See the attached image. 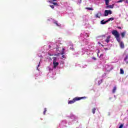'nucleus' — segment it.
Segmentation results:
<instances>
[{
	"label": "nucleus",
	"instance_id": "30",
	"mask_svg": "<svg viewBox=\"0 0 128 128\" xmlns=\"http://www.w3.org/2000/svg\"><path fill=\"white\" fill-rule=\"evenodd\" d=\"M103 56V54H101L100 56Z\"/></svg>",
	"mask_w": 128,
	"mask_h": 128
},
{
	"label": "nucleus",
	"instance_id": "25",
	"mask_svg": "<svg viewBox=\"0 0 128 128\" xmlns=\"http://www.w3.org/2000/svg\"><path fill=\"white\" fill-rule=\"evenodd\" d=\"M50 8H54V6L53 5H50Z\"/></svg>",
	"mask_w": 128,
	"mask_h": 128
},
{
	"label": "nucleus",
	"instance_id": "12",
	"mask_svg": "<svg viewBox=\"0 0 128 128\" xmlns=\"http://www.w3.org/2000/svg\"><path fill=\"white\" fill-rule=\"evenodd\" d=\"M106 21H104V20H103L100 21L101 24H106Z\"/></svg>",
	"mask_w": 128,
	"mask_h": 128
},
{
	"label": "nucleus",
	"instance_id": "3",
	"mask_svg": "<svg viewBox=\"0 0 128 128\" xmlns=\"http://www.w3.org/2000/svg\"><path fill=\"white\" fill-rule=\"evenodd\" d=\"M112 12L110 10H106L104 12V16H108V14H112Z\"/></svg>",
	"mask_w": 128,
	"mask_h": 128
},
{
	"label": "nucleus",
	"instance_id": "15",
	"mask_svg": "<svg viewBox=\"0 0 128 128\" xmlns=\"http://www.w3.org/2000/svg\"><path fill=\"white\" fill-rule=\"evenodd\" d=\"M120 74H124V70H122V68L120 69Z\"/></svg>",
	"mask_w": 128,
	"mask_h": 128
},
{
	"label": "nucleus",
	"instance_id": "28",
	"mask_svg": "<svg viewBox=\"0 0 128 128\" xmlns=\"http://www.w3.org/2000/svg\"><path fill=\"white\" fill-rule=\"evenodd\" d=\"M118 28L119 30H122V27L118 26Z\"/></svg>",
	"mask_w": 128,
	"mask_h": 128
},
{
	"label": "nucleus",
	"instance_id": "6",
	"mask_svg": "<svg viewBox=\"0 0 128 128\" xmlns=\"http://www.w3.org/2000/svg\"><path fill=\"white\" fill-rule=\"evenodd\" d=\"M58 62H53V64H54V68H56V66H58Z\"/></svg>",
	"mask_w": 128,
	"mask_h": 128
},
{
	"label": "nucleus",
	"instance_id": "18",
	"mask_svg": "<svg viewBox=\"0 0 128 128\" xmlns=\"http://www.w3.org/2000/svg\"><path fill=\"white\" fill-rule=\"evenodd\" d=\"M54 24H56L57 26H60L58 24V21H54Z\"/></svg>",
	"mask_w": 128,
	"mask_h": 128
},
{
	"label": "nucleus",
	"instance_id": "19",
	"mask_svg": "<svg viewBox=\"0 0 128 128\" xmlns=\"http://www.w3.org/2000/svg\"><path fill=\"white\" fill-rule=\"evenodd\" d=\"M86 10H94V8H86Z\"/></svg>",
	"mask_w": 128,
	"mask_h": 128
},
{
	"label": "nucleus",
	"instance_id": "2",
	"mask_svg": "<svg viewBox=\"0 0 128 128\" xmlns=\"http://www.w3.org/2000/svg\"><path fill=\"white\" fill-rule=\"evenodd\" d=\"M83 98H86V97L84 96V97H76L72 99V100H69L68 104H74V102H76L78 100H83Z\"/></svg>",
	"mask_w": 128,
	"mask_h": 128
},
{
	"label": "nucleus",
	"instance_id": "20",
	"mask_svg": "<svg viewBox=\"0 0 128 128\" xmlns=\"http://www.w3.org/2000/svg\"><path fill=\"white\" fill-rule=\"evenodd\" d=\"M53 60V62H56V58L54 57L52 58Z\"/></svg>",
	"mask_w": 128,
	"mask_h": 128
},
{
	"label": "nucleus",
	"instance_id": "5",
	"mask_svg": "<svg viewBox=\"0 0 128 128\" xmlns=\"http://www.w3.org/2000/svg\"><path fill=\"white\" fill-rule=\"evenodd\" d=\"M62 52L58 53V54H50V56H60V54H64V49L62 50Z\"/></svg>",
	"mask_w": 128,
	"mask_h": 128
},
{
	"label": "nucleus",
	"instance_id": "8",
	"mask_svg": "<svg viewBox=\"0 0 128 128\" xmlns=\"http://www.w3.org/2000/svg\"><path fill=\"white\" fill-rule=\"evenodd\" d=\"M48 2L50 4H54V6H58L57 2H56V1H52V0H49Z\"/></svg>",
	"mask_w": 128,
	"mask_h": 128
},
{
	"label": "nucleus",
	"instance_id": "26",
	"mask_svg": "<svg viewBox=\"0 0 128 128\" xmlns=\"http://www.w3.org/2000/svg\"><path fill=\"white\" fill-rule=\"evenodd\" d=\"M110 20H114V18H110Z\"/></svg>",
	"mask_w": 128,
	"mask_h": 128
},
{
	"label": "nucleus",
	"instance_id": "7",
	"mask_svg": "<svg viewBox=\"0 0 128 128\" xmlns=\"http://www.w3.org/2000/svg\"><path fill=\"white\" fill-rule=\"evenodd\" d=\"M106 8H114V4L112 5H106Z\"/></svg>",
	"mask_w": 128,
	"mask_h": 128
},
{
	"label": "nucleus",
	"instance_id": "16",
	"mask_svg": "<svg viewBox=\"0 0 128 128\" xmlns=\"http://www.w3.org/2000/svg\"><path fill=\"white\" fill-rule=\"evenodd\" d=\"M96 108H93L92 109V114H96Z\"/></svg>",
	"mask_w": 128,
	"mask_h": 128
},
{
	"label": "nucleus",
	"instance_id": "13",
	"mask_svg": "<svg viewBox=\"0 0 128 128\" xmlns=\"http://www.w3.org/2000/svg\"><path fill=\"white\" fill-rule=\"evenodd\" d=\"M124 36H126V32H122V33H121V36L122 38H124Z\"/></svg>",
	"mask_w": 128,
	"mask_h": 128
},
{
	"label": "nucleus",
	"instance_id": "27",
	"mask_svg": "<svg viewBox=\"0 0 128 128\" xmlns=\"http://www.w3.org/2000/svg\"><path fill=\"white\" fill-rule=\"evenodd\" d=\"M92 59L94 60H96V58L94 57L92 58Z\"/></svg>",
	"mask_w": 128,
	"mask_h": 128
},
{
	"label": "nucleus",
	"instance_id": "29",
	"mask_svg": "<svg viewBox=\"0 0 128 128\" xmlns=\"http://www.w3.org/2000/svg\"><path fill=\"white\" fill-rule=\"evenodd\" d=\"M62 56V58H64V55H63Z\"/></svg>",
	"mask_w": 128,
	"mask_h": 128
},
{
	"label": "nucleus",
	"instance_id": "32",
	"mask_svg": "<svg viewBox=\"0 0 128 128\" xmlns=\"http://www.w3.org/2000/svg\"><path fill=\"white\" fill-rule=\"evenodd\" d=\"M101 46H104V45H102V44H101Z\"/></svg>",
	"mask_w": 128,
	"mask_h": 128
},
{
	"label": "nucleus",
	"instance_id": "33",
	"mask_svg": "<svg viewBox=\"0 0 128 128\" xmlns=\"http://www.w3.org/2000/svg\"><path fill=\"white\" fill-rule=\"evenodd\" d=\"M38 66H40V64L38 65Z\"/></svg>",
	"mask_w": 128,
	"mask_h": 128
},
{
	"label": "nucleus",
	"instance_id": "11",
	"mask_svg": "<svg viewBox=\"0 0 128 128\" xmlns=\"http://www.w3.org/2000/svg\"><path fill=\"white\" fill-rule=\"evenodd\" d=\"M116 86H114L112 90V94H114L116 92Z\"/></svg>",
	"mask_w": 128,
	"mask_h": 128
},
{
	"label": "nucleus",
	"instance_id": "24",
	"mask_svg": "<svg viewBox=\"0 0 128 128\" xmlns=\"http://www.w3.org/2000/svg\"><path fill=\"white\" fill-rule=\"evenodd\" d=\"M124 128V124H121L118 128Z\"/></svg>",
	"mask_w": 128,
	"mask_h": 128
},
{
	"label": "nucleus",
	"instance_id": "21",
	"mask_svg": "<svg viewBox=\"0 0 128 128\" xmlns=\"http://www.w3.org/2000/svg\"><path fill=\"white\" fill-rule=\"evenodd\" d=\"M44 110V111L43 114H46V108H45Z\"/></svg>",
	"mask_w": 128,
	"mask_h": 128
},
{
	"label": "nucleus",
	"instance_id": "4",
	"mask_svg": "<svg viewBox=\"0 0 128 128\" xmlns=\"http://www.w3.org/2000/svg\"><path fill=\"white\" fill-rule=\"evenodd\" d=\"M102 16V12H98L96 15V18H100V16Z\"/></svg>",
	"mask_w": 128,
	"mask_h": 128
},
{
	"label": "nucleus",
	"instance_id": "14",
	"mask_svg": "<svg viewBox=\"0 0 128 128\" xmlns=\"http://www.w3.org/2000/svg\"><path fill=\"white\" fill-rule=\"evenodd\" d=\"M106 6H108L110 4V0H104Z\"/></svg>",
	"mask_w": 128,
	"mask_h": 128
},
{
	"label": "nucleus",
	"instance_id": "9",
	"mask_svg": "<svg viewBox=\"0 0 128 128\" xmlns=\"http://www.w3.org/2000/svg\"><path fill=\"white\" fill-rule=\"evenodd\" d=\"M110 36H108L106 40V42H107L108 44V42H110Z\"/></svg>",
	"mask_w": 128,
	"mask_h": 128
},
{
	"label": "nucleus",
	"instance_id": "31",
	"mask_svg": "<svg viewBox=\"0 0 128 128\" xmlns=\"http://www.w3.org/2000/svg\"><path fill=\"white\" fill-rule=\"evenodd\" d=\"M80 3L82 2V0H80Z\"/></svg>",
	"mask_w": 128,
	"mask_h": 128
},
{
	"label": "nucleus",
	"instance_id": "10",
	"mask_svg": "<svg viewBox=\"0 0 128 128\" xmlns=\"http://www.w3.org/2000/svg\"><path fill=\"white\" fill-rule=\"evenodd\" d=\"M128 60V56H126L125 57V58H124V62H126V64H128V61H127Z\"/></svg>",
	"mask_w": 128,
	"mask_h": 128
},
{
	"label": "nucleus",
	"instance_id": "23",
	"mask_svg": "<svg viewBox=\"0 0 128 128\" xmlns=\"http://www.w3.org/2000/svg\"><path fill=\"white\" fill-rule=\"evenodd\" d=\"M110 22V18H109L107 20L105 21V22Z\"/></svg>",
	"mask_w": 128,
	"mask_h": 128
},
{
	"label": "nucleus",
	"instance_id": "1",
	"mask_svg": "<svg viewBox=\"0 0 128 128\" xmlns=\"http://www.w3.org/2000/svg\"><path fill=\"white\" fill-rule=\"evenodd\" d=\"M112 34L115 36L117 42H118L120 44V48H124V44L122 42H120V33L116 30H113L112 32Z\"/></svg>",
	"mask_w": 128,
	"mask_h": 128
},
{
	"label": "nucleus",
	"instance_id": "17",
	"mask_svg": "<svg viewBox=\"0 0 128 128\" xmlns=\"http://www.w3.org/2000/svg\"><path fill=\"white\" fill-rule=\"evenodd\" d=\"M70 46H72V47L70 48V50H74V48L72 46V43H70Z\"/></svg>",
	"mask_w": 128,
	"mask_h": 128
},
{
	"label": "nucleus",
	"instance_id": "22",
	"mask_svg": "<svg viewBox=\"0 0 128 128\" xmlns=\"http://www.w3.org/2000/svg\"><path fill=\"white\" fill-rule=\"evenodd\" d=\"M124 0H119L117 2L118 4L120 2H122Z\"/></svg>",
	"mask_w": 128,
	"mask_h": 128
}]
</instances>
